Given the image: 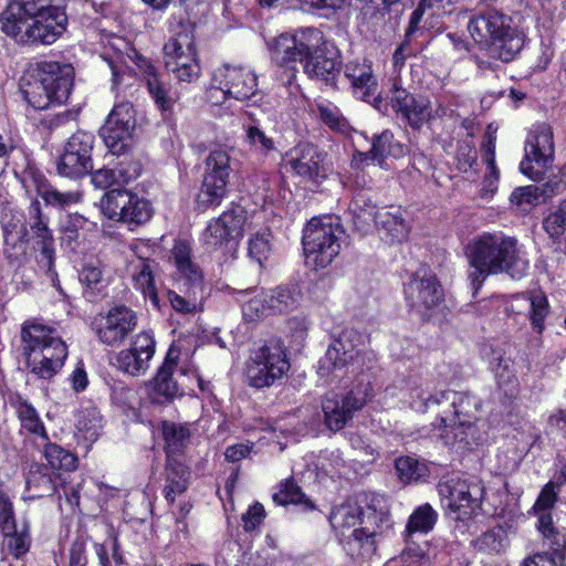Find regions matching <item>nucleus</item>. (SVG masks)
I'll return each mask as SVG.
<instances>
[{"mask_svg":"<svg viewBox=\"0 0 566 566\" xmlns=\"http://www.w3.org/2000/svg\"><path fill=\"white\" fill-rule=\"evenodd\" d=\"M74 67L56 61L31 63L22 80L21 92L36 111L65 104L74 86Z\"/></svg>","mask_w":566,"mask_h":566,"instance_id":"obj_4","label":"nucleus"},{"mask_svg":"<svg viewBox=\"0 0 566 566\" xmlns=\"http://www.w3.org/2000/svg\"><path fill=\"white\" fill-rule=\"evenodd\" d=\"M381 239L387 242H402L409 233V226L406 222L400 208L391 207L375 212L374 218Z\"/></svg>","mask_w":566,"mask_h":566,"instance_id":"obj_31","label":"nucleus"},{"mask_svg":"<svg viewBox=\"0 0 566 566\" xmlns=\"http://www.w3.org/2000/svg\"><path fill=\"white\" fill-rule=\"evenodd\" d=\"M366 392L361 389H350L345 394H329L322 401L324 423L331 431L337 432L361 410L367 402Z\"/></svg>","mask_w":566,"mask_h":566,"instance_id":"obj_21","label":"nucleus"},{"mask_svg":"<svg viewBox=\"0 0 566 566\" xmlns=\"http://www.w3.org/2000/svg\"><path fill=\"white\" fill-rule=\"evenodd\" d=\"M438 492L443 506L457 513L455 520L467 521L481 510L484 488L481 482L450 478L438 484Z\"/></svg>","mask_w":566,"mask_h":566,"instance_id":"obj_15","label":"nucleus"},{"mask_svg":"<svg viewBox=\"0 0 566 566\" xmlns=\"http://www.w3.org/2000/svg\"><path fill=\"white\" fill-rule=\"evenodd\" d=\"M158 264L150 259L138 258L130 263L134 287L148 297L155 307H159V297L155 282V271Z\"/></svg>","mask_w":566,"mask_h":566,"instance_id":"obj_32","label":"nucleus"},{"mask_svg":"<svg viewBox=\"0 0 566 566\" xmlns=\"http://www.w3.org/2000/svg\"><path fill=\"white\" fill-rule=\"evenodd\" d=\"M25 221L27 217L18 211L4 210L2 212L4 254L11 263H20L27 254L29 230Z\"/></svg>","mask_w":566,"mask_h":566,"instance_id":"obj_27","label":"nucleus"},{"mask_svg":"<svg viewBox=\"0 0 566 566\" xmlns=\"http://www.w3.org/2000/svg\"><path fill=\"white\" fill-rule=\"evenodd\" d=\"M4 535L8 538V549L12 556L18 558L29 552L31 536L28 524H23L21 530L15 526L14 530Z\"/></svg>","mask_w":566,"mask_h":566,"instance_id":"obj_59","label":"nucleus"},{"mask_svg":"<svg viewBox=\"0 0 566 566\" xmlns=\"http://www.w3.org/2000/svg\"><path fill=\"white\" fill-rule=\"evenodd\" d=\"M325 39L321 30L313 27L300 28L294 33H282L274 39L270 52L272 61L280 67H286V84L291 85L298 72L296 62L304 63L311 53H315L318 44Z\"/></svg>","mask_w":566,"mask_h":566,"instance_id":"obj_7","label":"nucleus"},{"mask_svg":"<svg viewBox=\"0 0 566 566\" xmlns=\"http://www.w3.org/2000/svg\"><path fill=\"white\" fill-rule=\"evenodd\" d=\"M1 30L21 44H52L66 30L67 15L60 7L34 15L0 22Z\"/></svg>","mask_w":566,"mask_h":566,"instance_id":"obj_6","label":"nucleus"},{"mask_svg":"<svg viewBox=\"0 0 566 566\" xmlns=\"http://www.w3.org/2000/svg\"><path fill=\"white\" fill-rule=\"evenodd\" d=\"M553 129L546 123H537L530 129L524 157L520 163L521 172L533 181H543L554 163Z\"/></svg>","mask_w":566,"mask_h":566,"instance_id":"obj_11","label":"nucleus"},{"mask_svg":"<svg viewBox=\"0 0 566 566\" xmlns=\"http://www.w3.org/2000/svg\"><path fill=\"white\" fill-rule=\"evenodd\" d=\"M161 430L167 459L175 458V454L181 452L187 446L190 439V431L188 427L171 421H164Z\"/></svg>","mask_w":566,"mask_h":566,"instance_id":"obj_46","label":"nucleus"},{"mask_svg":"<svg viewBox=\"0 0 566 566\" xmlns=\"http://www.w3.org/2000/svg\"><path fill=\"white\" fill-rule=\"evenodd\" d=\"M94 135L78 130L66 142L64 150L60 156L56 169L61 176L67 178H81L93 169L92 150Z\"/></svg>","mask_w":566,"mask_h":566,"instance_id":"obj_18","label":"nucleus"},{"mask_svg":"<svg viewBox=\"0 0 566 566\" xmlns=\"http://www.w3.org/2000/svg\"><path fill=\"white\" fill-rule=\"evenodd\" d=\"M142 171L138 163L125 167V161L118 163L115 168L103 167L92 174V182L96 188L106 189L114 185L128 184L136 179Z\"/></svg>","mask_w":566,"mask_h":566,"instance_id":"obj_35","label":"nucleus"},{"mask_svg":"<svg viewBox=\"0 0 566 566\" xmlns=\"http://www.w3.org/2000/svg\"><path fill=\"white\" fill-rule=\"evenodd\" d=\"M34 182L36 184L38 196L43 199L46 206L65 209L80 202L82 199L81 192L60 191L57 188L48 184L46 180L41 176L34 177Z\"/></svg>","mask_w":566,"mask_h":566,"instance_id":"obj_39","label":"nucleus"},{"mask_svg":"<svg viewBox=\"0 0 566 566\" xmlns=\"http://www.w3.org/2000/svg\"><path fill=\"white\" fill-rule=\"evenodd\" d=\"M56 490L54 476L43 464L31 465L27 475V491L31 492L32 499H40L52 495Z\"/></svg>","mask_w":566,"mask_h":566,"instance_id":"obj_42","label":"nucleus"},{"mask_svg":"<svg viewBox=\"0 0 566 566\" xmlns=\"http://www.w3.org/2000/svg\"><path fill=\"white\" fill-rule=\"evenodd\" d=\"M468 280L476 294L491 275L507 274L521 280L527 274L528 260L515 237L501 231L483 232L474 237L465 248Z\"/></svg>","mask_w":566,"mask_h":566,"instance_id":"obj_2","label":"nucleus"},{"mask_svg":"<svg viewBox=\"0 0 566 566\" xmlns=\"http://www.w3.org/2000/svg\"><path fill=\"white\" fill-rule=\"evenodd\" d=\"M53 0H14L10 2L7 9L0 14V22L14 20L22 15H34L57 8L52 4Z\"/></svg>","mask_w":566,"mask_h":566,"instance_id":"obj_48","label":"nucleus"},{"mask_svg":"<svg viewBox=\"0 0 566 566\" xmlns=\"http://www.w3.org/2000/svg\"><path fill=\"white\" fill-rule=\"evenodd\" d=\"M25 224L31 232V237L28 239L32 241L33 249L39 252L38 262L46 269V275L52 285L60 293H63L54 269L55 247L53 232L49 228V218L43 213L41 203L36 199L32 200L28 208Z\"/></svg>","mask_w":566,"mask_h":566,"instance_id":"obj_16","label":"nucleus"},{"mask_svg":"<svg viewBox=\"0 0 566 566\" xmlns=\"http://www.w3.org/2000/svg\"><path fill=\"white\" fill-rule=\"evenodd\" d=\"M272 232L270 229H262L251 235L248 242V253L250 259L260 266L269 259L272 251Z\"/></svg>","mask_w":566,"mask_h":566,"instance_id":"obj_53","label":"nucleus"},{"mask_svg":"<svg viewBox=\"0 0 566 566\" xmlns=\"http://www.w3.org/2000/svg\"><path fill=\"white\" fill-rule=\"evenodd\" d=\"M474 10L468 22L471 38L486 46L490 57L504 63L514 61L524 46L525 34L494 4H474Z\"/></svg>","mask_w":566,"mask_h":566,"instance_id":"obj_3","label":"nucleus"},{"mask_svg":"<svg viewBox=\"0 0 566 566\" xmlns=\"http://www.w3.org/2000/svg\"><path fill=\"white\" fill-rule=\"evenodd\" d=\"M43 455L54 470L72 471L77 467V457L56 443L45 441Z\"/></svg>","mask_w":566,"mask_h":566,"instance_id":"obj_51","label":"nucleus"},{"mask_svg":"<svg viewBox=\"0 0 566 566\" xmlns=\"http://www.w3.org/2000/svg\"><path fill=\"white\" fill-rule=\"evenodd\" d=\"M360 342V335L353 328H344L337 337H334L332 343L327 347V358L338 359L337 353L343 350L344 361H356L358 358V344Z\"/></svg>","mask_w":566,"mask_h":566,"instance_id":"obj_40","label":"nucleus"},{"mask_svg":"<svg viewBox=\"0 0 566 566\" xmlns=\"http://www.w3.org/2000/svg\"><path fill=\"white\" fill-rule=\"evenodd\" d=\"M455 160L459 171H470L478 160V153L473 144L468 140L459 142L457 146Z\"/></svg>","mask_w":566,"mask_h":566,"instance_id":"obj_63","label":"nucleus"},{"mask_svg":"<svg viewBox=\"0 0 566 566\" xmlns=\"http://www.w3.org/2000/svg\"><path fill=\"white\" fill-rule=\"evenodd\" d=\"M135 128L133 105L120 103L113 107L99 129L106 147L113 155H125L129 150L132 132Z\"/></svg>","mask_w":566,"mask_h":566,"instance_id":"obj_20","label":"nucleus"},{"mask_svg":"<svg viewBox=\"0 0 566 566\" xmlns=\"http://www.w3.org/2000/svg\"><path fill=\"white\" fill-rule=\"evenodd\" d=\"M166 70L179 82L192 83L200 76V65L196 57L192 36L178 34L164 45Z\"/></svg>","mask_w":566,"mask_h":566,"instance_id":"obj_17","label":"nucleus"},{"mask_svg":"<svg viewBox=\"0 0 566 566\" xmlns=\"http://www.w3.org/2000/svg\"><path fill=\"white\" fill-rule=\"evenodd\" d=\"M287 156L290 166L296 175L312 181L325 177V156L314 144L298 143L289 151Z\"/></svg>","mask_w":566,"mask_h":566,"instance_id":"obj_29","label":"nucleus"},{"mask_svg":"<svg viewBox=\"0 0 566 566\" xmlns=\"http://www.w3.org/2000/svg\"><path fill=\"white\" fill-rule=\"evenodd\" d=\"M212 86L220 90L224 97L241 102L254 97L259 92L254 72L230 64H224L213 72Z\"/></svg>","mask_w":566,"mask_h":566,"instance_id":"obj_22","label":"nucleus"},{"mask_svg":"<svg viewBox=\"0 0 566 566\" xmlns=\"http://www.w3.org/2000/svg\"><path fill=\"white\" fill-rule=\"evenodd\" d=\"M247 210L231 203L218 218L210 220L202 232V243L207 251H221L223 254L235 251L244 234Z\"/></svg>","mask_w":566,"mask_h":566,"instance_id":"obj_9","label":"nucleus"},{"mask_svg":"<svg viewBox=\"0 0 566 566\" xmlns=\"http://www.w3.org/2000/svg\"><path fill=\"white\" fill-rule=\"evenodd\" d=\"M273 501L282 506L303 504L307 510L314 509L312 501L306 497L301 488L292 479H286L280 483L279 490L273 494Z\"/></svg>","mask_w":566,"mask_h":566,"instance_id":"obj_50","label":"nucleus"},{"mask_svg":"<svg viewBox=\"0 0 566 566\" xmlns=\"http://www.w3.org/2000/svg\"><path fill=\"white\" fill-rule=\"evenodd\" d=\"M101 207L108 219L120 221L129 227L144 224L153 216V207L149 200L122 188L106 192L101 200Z\"/></svg>","mask_w":566,"mask_h":566,"instance_id":"obj_14","label":"nucleus"},{"mask_svg":"<svg viewBox=\"0 0 566 566\" xmlns=\"http://www.w3.org/2000/svg\"><path fill=\"white\" fill-rule=\"evenodd\" d=\"M344 229L337 217L313 218L304 228L302 243L306 258L317 268L328 266L339 254Z\"/></svg>","mask_w":566,"mask_h":566,"instance_id":"obj_8","label":"nucleus"},{"mask_svg":"<svg viewBox=\"0 0 566 566\" xmlns=\"http://www.w3.org/2000/svg\"><path fill=\"white\" fill-rule=\"evenodd\" d=\"M21 352L30 371L51 379L63 367L69 350L57 331L39 319H27L20 329Z\"/></svg>","mask_w":566,"mask_h":566,"instance_id":"obj_5","label":"nucleus"},{"mask_svg":"<svg viewBox=\"0 0 566 566\" xmlns=\"http://www.w3.org/2000/svg\"><path fill=\"white\" fill-rule=\"evenodd\" d=\"M410 406L418 412H431L434 420L431 422L432 432L443 440L444 444L453 446L465 442L468 431L476 423L482 409L479 397L455 390H440L424 396L422 389H412Z\"/></svg>","mask_w":566,"mask_h":566,"instance_id":"obj_1","label":"nucleus"},{"mask_svg":"<svg viewBox=\"0 0 566 566\" xmlns=\"http://www.w3.org/2000/svg\"><path fill=\"white\" fill-rule=\"evenodd\" d=\"M391 107L413 129H420L431 117L430 101L410 94L397 83L394 84Z\"/></svg>","mask_w":566,"mask_h":566,"instance_id":"obj_28","label":"nucleus"},{"mask_svg":"<svg viewBox=\"0 0 566 566\" xmlns=\"http://www.w3.org/2000/svg\"><path fill=\"white\" fill-rule=\"evenodd\" d=\"M531 312L530 319L532 326L542 333L544 329V322L549 312V304L547 297L542 292H534L530 296Z\"/></svg>","mask_w":566,"mask_h":566,"instance_id":"obj_57","label":"nucleus"},{"mask_svg":"<svg viewBox=\"0 0 566 566\" xmlns=\"http://www.w3.org/2000/svg\"><path fill=\"white\" fill-rule=\"evenodd\" d=\"M317 111L319 118L326 124L331 129L335 132L345 133L347 132L349 125L347 119L340 114L337 107L332 105L318 104Z\"/></svg>","mask_w":566,"mask_h":566,"instance_id":"obj_60","label":"nucleus"},{"mask_svg":"<svg viewBox=\"0 0 566 566\" xmlns=\"http://www.w3.org/2000/svg\"><path fill=\"white\" fill-rule=\"evenodd\" d=\"M245 139L249 145L258 148L263 155L276 149L273 138L268 136L258 125H251L247 128Z\"/></svg>","mask_w":566,"mask_h":566,"instance_id":"obj_61","label":"nucleus"},{"mask_svg":"<svg viewBox=\"0 0 566 566\" xmlns=\"http://www.w3.org/2000/svg\"><path fill=\"white\" fill-rule=\"evenodd\" d=\"M473 548L488 555H499L510 547L509 531L503 526H494L471 542Z\"/></svg>","mask_w":566,"mask_h":566,"instance_id":"obj_38","label":"nucleus"},{"mask_svg":"<svg viewBox=\"0 0 566 566\" xmlns=\"http://www.w3.org/2000/svg\"><path fill=\"white\" fill-rule=\"evenodd\" d=\"M84 297L93 302L105 294L106 283L103 270L97 263H86L78 273Z\"/></svg>","mask_w":566,"mask_h":566,"instance_id":"obj_43","label":"nucleus"},{"mask_svg":"<svg viewBox=\"0 0 566 566\" xmlns=\"http://www.w3.org/2000/svg\"><path fill=\"white\" fill-rule=\"evenodd\" d=\"M437 521V513L429 504L419 506L409 517L407 524V532L409 534L413 532L427 533L433 528Z\"/></svg>","mask_w":566,"mask_h":566,"instance_id":"obj_55","label":"nucleus"},{"mask_svg":"<svg viewBox=\"0 0 566 566\" xmlns=\"http://www.w3.org/2000/svg\"><path fill=\"white\" fill-rule=\"evenodd\" d=\"M171 259L176 268L172 279L177 289H189L207 293L205 275L198 264L192 260V251L186 241H177L171 250Z\"/></svg>","mask_w":566,"mask_h":566,"instance_id":"obj_25","label":"nucleus"},{"mask_svg":"<svg viewBox=\"0 0 566 566\" xmlns=\"http://www.w3.org/2000/svg\"><path fill=\"white\" fill-rule=\"evenodd\" d=\"M178 356L179 352L170 348L155 377V391L166 399H172L182 395L177 380L174 378Z\"/></svg>","mask_w":566,"mask_h":566,"instance_id":"obj_36","label":"nucleus"},{"mask_svg":"<svg viewBox=\"0 0 566 566\" xmlns=\"http://www.w3.org/2000/svg\"><path fill=\"white\" fill-rule=\"evenodd\" d=\"M544 198H551L555 195L563 192L566 189V164L557 168V171H552L547 180L539 186Z\"/></svg>","mask_w":566,"mask_h":566,"instance_id":"obj_64","label":"nucleus"},{"mask_svg":"<svg viewBox=\"0 0 566 566\" xmlns=\"http://www.w3.org/2000/svg\"><path fill=\"white\" fill-rule=\"evenodd\" d=\"M375 200L371 188L367 186L364 176L357 174L354 180V191L347 208V214L357 230H363L369 224L371 217L375 218Z\"/></svg>","mask_w":566,"mask_h":566,"instance_id":"obj_30","label":"nucleus"},{"mask_svg":"<svg viewBox=\"0 0 566 566\" xmlns=\"http://www.w3.org/2000/svg\"><path fill=\"white\" fill-rule=\"evenodd\" d=\"M155 350L154 336L147 332H142L133 338L129 348L117 354L116 365L119 370L130 376L144 375L149 368Z\"/></svg>","mask_w":566,"mask_h":566,"instance_id":"obj_24","label":"nucleus"},{"mask_svg":"<svg viewBox=\"0 0 566 566\" xmlns=\"http://www.w3.org/2000/svg\"><path fill=\"white\" fill-rule=\"evenodd\" d=\"M87 222V219L78 213H70L61 223V245L71 251H75L80 242V230Z\"/></svg>","mask_w":566,"mask_h":566,"instance_id":"obj_52","label":"nucleus"},{"mask_svg":"<svg viewBox=\"0 0 566 566\" xmlns=\"http://www.w3.org/2000/svg\"><path fill=\"white\" fill-rule=\"evenodd\" d=\"M343 63L336 51H329L324 44H318L315 53H311L303 65L307 77L319 85L337 88Z\"/></svg>","mask_w":566,"mask_h":566,"instance_id":"obj_26","label":"nucleus"},{"mask_svg":"<svg viewBox=\"0 0 566 566\" xmlns=\"http://www.w3.org/2000/svg\"><path fill=\"white\" fill-rule=\"evenodd\" d=\"M164 475L165 484L163 486V495L169 504H172L177 496L188 490L190 471L178 459L169 458L166 459Z\"/></svg>","mask_w":566,"mask_h":566,"instance_id":"obj_33","label":"nucleus"},{"mask_svg":"<svg viewBox=\"0 0 566 566\" xmlns=\"http://www.w3.org/2000/svg\"><path fill=\"white\" fill-rule=\"evenodd\" d=\"M137 316L125 305L115 306L96 323L98 340L107 346L119 345L136 327Z\"/></svg>","mask_w":566,"mask_h":566,"instance_id":"obj_23","label":"nucleus"},{"mask_svg":"<svg viewBox=\"0 0 566 566\" xmlns=\"http://www.w3.org/2000/svg\"><path fill=\"white\" fill-rule=\"evenodd\" d=\"M231 172L230 156L223 149L210 151L205 160V174L197 193V206L201 211L219 207L228 193Z\"/></svg>","mask_w":566,"mask_h":566,"instance_id":"obj_12","label":"nucleus"},{"mask_svg":"<svg viewBox=\"0 0 566 566\" xmlns=\"http://www.w3.org/2000/svg\"><path fill=\"white\" fill-rule=\"evenodd\" d=\"M403 296L410 312L429 319L443 301V290L436 274L420 269L403 283Z\"/></svg>","mask_w":566,"mask_h":566,"instance_id":"obj_13","label":"nucleus"},{"mask_svg":"<svg viewBox=\"0 0 566 566\" xmlns=\"http://www.w3.org/2000/svg\"><path fill=\"white\" fill-rule=\"evenodd\" d=\"M344 75L349 80L353 88L360 92L364 101H369L374 96L377 81L373 74L370 63L366 60L347 62L344 66Z\"/></svg>","mask_w":566,"mask_h":566,"instance_id":"obj_34","label":"nucleus"},{"mask_svg":"<svg viewBox=\"0 0 566 566\" xmlns=\"http://www.w3.org/2000/svg\"><path fill=\"white\" fill-rule=\"evenodd\" d=\"M168 301L171 307L184 315H195L203 311V301L207 297V293L189 289H178V291L169 290L167 293Z\"/></svg>","mask_w":566,"mask_h":566,"instance_id":"obj_41","label":"nucleus"},{"mask_svg":"<svg viewBox=\"0 0 566 566\" xmlns=\"http://www.w3.org/2000/svg\"><path fill=\"white\" fill-rule=\"evenodd\" d=\"M14 406L21 429L35 438H40L43 441H49L45 426L41 420L36 409L30 402L23 399H19Z\"/></svg>","mask_w":566,"mask_h":566,"instance_id":"obj_44","label":"nucleus"},{"mask_svg":"<svg viewBox=\"0 0 566 566\" xmlns=\"http://www.w3.org/2000/svg\"><path fill=\"white\" fill-rule=\"evenodd\" d=\"M513 364L510 359L501 358L494 369L497 385L506 395L513 396L517 390V377L514 374Z\"/></svg>","mask_w":566,"mask_h":566,"instance_id":"obj_58","label":"nucleus"},{"mask_svg":"<svg viewBox=\"0 0 566 566\" xmlns=\"http://www.w3.org/2000/svg\"><path fill=\"white\" fill-rule=\"evenodd\" d=\"M253 292V289L240 290L237 292L239 295L238 301L242 303L243 315L251 321L271 314L269 304L265 301V291L252 298L245 300V296Z\"/></svg>","mask_w":566,"mask_h":566,"instance_id":"obj_54","label":"nucleus"},{"mask_svg":"<svg viewBox=\"0 0 566 566\" xmlns=\"http://www.w3.org/2000/svg\"><path fill=\"white\" fill-rule=\"evenodd\" d=\"M392 521L388 500L385 495H369L365 509H361L360 527L354 528L350 536L358 543L374 549L375 536L390 530Z\"/></svg>","mask_w":566,"mask_h":566,"instance_id":"obj_19","label":"nucleus"},{"mask_svg":"<svg viewBox=\"0 0 566 566\" xmlns=\"http://www.w3.org/2000/svg\"><path fill=\"white\" fill-rule=\"evenodd\" d=\"M361 507L346 503L333 509L329 515L332 527L345 536V532L360 525Z\"/></svg>","mask_w":566,"mask_h":566,"instance_id":"obj_49","label":"nucleus"},{"mask_svg":"<svg viewBox=\"0 0 566 566\" xmlns=\"http://www.w3.org/2000/svg\"><path fill=\"white\" fill-rule=\"evenodd\" d=\"M146 85L149 95L161 114H171L177 97L171 94L170 86L161 82L157 75L155 67L150 64L145 70Z\"/></svg>","mask_w":566,"mask_h":566,"instance_id":"obj_37","label":"nucleus"},{"mask_svg":"<svg viewBox=\"0 0 566 566\" xmlns=\"http://www.w3.org/2000/svg\"><path fill=\"white\" fill-rule=\"evenodd\" d=\"M545 199L539 186L535 185L516 188L510 197L512 203L516 206L527 205L530 207L537 206Z\"/></svg>","mask_w":566,"mask_h":566,"instance_id":"obj_62","label":"nucleus"},{"mask_svg":"<svg viewBox=\"0 0 566 566\" xmlns=\"http://www.w3.org/2000/svg\"><path fill=\"white\" fill-rule=\"evenodd\" d=\"M290 360L283 344L271 340L256 349L247 364V379L251 387L273 386L290 370Z\"/></svg>","mask_w":566,"mask_h":566,"instance_id":"obj_10","label":"nucleus"},{"mask_svg":"<svg viewBox=\"0 0 566 566\" xmlns=\"http://www.w3.org/2000/svg\"><path fill=\"white\" fill-rule=\"evenodd\" d=\"M77 429L85 440L95 441L102 431V418L95 409H86L80 413Z\"/></svg>","mask_w":566,"mask_h":566,"instance_id":"obj_56","label":"nucleus"},{"mask_svg":"<svg viewBox=\"0 0 566 566\" xmlns=\"http://www.w3.org/2000/svg\"><path fill=\"white\" fill-rule=\"evenodd\" d=\"M265 301L271 314L287 313L297 307L300 293L293 287L277 286L265 291Z\"/></svg>","mask_w":566,"mask_h":566,"instance_id":"obj_45","label":"nucleus"},{"mask_svg":"<svg viewBox=\"0 0 566 566\" xmlns=\"http://www.w3.org/2000/svg\"><path fill=\"white\" fill-rule=\"evenodd\" d=\"M371 149L374 161L378 164H382L387 157L399 158L406 154V147L395 140L394 134L389 129L374 136Z\"/></svg>","mask_w":566,"mask_h":566,"instance_id":"obj_47","label":"nucleus"}]
</instances>
